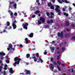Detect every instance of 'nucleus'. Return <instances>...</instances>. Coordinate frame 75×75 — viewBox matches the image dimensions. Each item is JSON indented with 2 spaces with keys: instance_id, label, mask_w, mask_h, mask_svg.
<instances>
[{
  "instance_id": "nucleus-1",
  "label": "nucleus",
  "mask_w": 75,
  "mask_h": 75,
  "mask_svg": "<svg viewBox=\"0 0 75 75\" xmlns=\"http://www.w3.org/2000/svg\"><path fill=\"white\" fill-rule=\"evenodd\" d=\"M14 60L15 62L14 63L13 65L14 67H16V65H18L20 64V61L21 60V59L19 58L18 57H16L14 58Z\"/></svg>"
},
{
  "instance_id": "nucleus-2",
  "label": "nucleus",
  "mask_w": 75,
  "mask_h": 75,
  "mask_svg": "<svg viewBox=\"0 0 75 75\" xmlns=\"http://www.w3.org/2000/svg\"><path fill=\"white\" fill-rule=\"evenodd\" d=\"M56 8L55 9V10L56 11L57 13H58V15L59 16H61V10L59 9V6L56 5L55 6Z\"/></svg>"
},
{
  "instance_id": "nucleus-3",
  "label": "nucleus",
  "mask_w": 75,
  "mask_h": 75,
  "mask_svg": "<svg viewBox=\"0 0 75 75\" xmlns=\"http://www.w3.org/2000/svg\"><path fill=\"white\" fill-rule=\"evenodd\" d=\"M28 25V23H23L22 24V26L23 27L24 29L25 30H27L28 28L27 26Z\"/></svg>"
},
{
  "instance_id": "nucleus-4",
  "label": "nucleus",
  "mask_w": 75,
  "mask_h": 75,
  "mask_svg": "<svg viewBox=\"0 0 75 75\" xmlns=\"http://www.w3.org/2000/svg\"><path fill=\"white\" fill-rule=\"evenodd\" d=\"M59 3H69V2L67 0H57Z\"/></svg>"
},
{
  "instance_id": "nucleus-5",
  "label": "nucleus",
  "mask_w": 75,
  "mask_h": 75,
  "mask_svg": "<svg viewBox=\"0 0 75 75\" xmlns=\"http://www.w3.org/2000/svg\"><path fill=\"white\" fill-rule=\"evenodd\" d=\"M25 72L26 75H31V72L30 70L25 69Z\"/></svg>"
},
{
  "instance_id": "nucleus-6",
  "label": "nucleus",
  "mask_w": 75,
  "mask_h": 75,
  "mask_svg": "<svg viewBox=\"0 0 75 75\" xmlns=\"http://www.w3.org/2000/svg\"><path fill=\"white\" fill-rule=\"evenodd\" d=\"M58 37H60L61 38L63 36V32H58L57 33Z\"/></svg>"
},
{
  "instance_id": "nucleus-7",
  "label": "nucleus",
  "mask_w": 75,
  "mask_h": 75,
  "mask_svg": "<svg viewBox=\"0 0 75 75\" xmlns=\"http://www.w3.org/2000/svg\"><path fill=\"white\" fill-rule=\"evenodd\" d=\"M53 22L54 21L52 20H50V21L47 20V24L52 23H53Z\"/></svg>"
},
{
  "instance_id": "nucleus-8",
  "label": "nucleus",
  "mask_w": 75,
  "mask_h": 75,
  "mask_svg": "<svg viewBox=\"0 0 75 75\" xmlns=\"http://www.w3.org/2000/svg\"><path fill=\"white\" fill-rule=\"evenodd\" d=\"M50 14L51 16H49V18H53L54 17V13L53 12H50Z\"/></svg>"
},
{
  "instance_id": "nucleus-9",
  "label": "nucleus",
  "mask_w": 75,
  "mask_h": 75,
  "mask_svg": "<svg viewBox=\"0 0 75 75\" xmlns=\"http://www.w3.org/2000/svg\"><path fill=\"white\" fill-rule=\"evenodd\" d=\"M40 20L42 23H44L45 22V19L43 17H41L40 18Z\"/></svg>"
},
{
  "instance_id": "nucleus-10",
  "label": "nucleus",
  "mask_w": 75,
  "mask_h": 75,
  "mask_svg": "<svg viewBox=\"0 0 75 75\" xmlns=\"http://www.w3.org/2000/svg\"><path fill=\"white\" fill-rule=\"evenodd\" d=\"M9 72L11 73V74H13V68H11L9 69Z\"/></svg>"
},
{
  "instance_id": "nucleus-11",
  "label": "nucleus",
  "mask_w": 75,
  "mask_h": 75,
  "mask_svg": "<svg viewBox=\"0 0 75 75\" xmlns=\"http://www.w3.org/2000/svg\"><path fill=\"white\" fill-rule=\"evenodd\" d=\"M34 35V33H30L28 36L30 37V38H32V37H33V36Z\"/></svg>"
},
{
  "instance_id": "nucleus-12",
  "label": "nucleus",
  "mask_w": 75,
  "mask_h": 75,
  "mask_svg": "<svg viewBox=\"0 0 75 75\" xmlns=\"http://www.w3.org/2000/svg\"><path fill=\"white\" fill-rule=\"evenodd\" d=\"M38 60L39 61H37L38 62H40L41 63H42V62H43V60H42L41 58H39V59H38Z\"/></svg>"
},
{
  "instance_id": "nucleus-13",
  "label": "nucleus",
  "mask_w": 75,
  "mask_h": 75,
  "mask_svg": "<svg viewBox=\"0 0 75 75\" xmlns=\"http://www.w3.org/2000/svg\"><path fill=\"white\" fill-rule=\"evenodd\" d=\"M65 24L66 26H69V21H67L65 23Z\"/></svg>"
},
{
  "instance_id": "nucleus-14",
  "label": "nucleus",
  "mask_w": 75,
  "mask_h": 75,
  "mask_svg": "<svg viewBox=\"0 0 75 75\" xmlns=\"http://www.w3.org/2000/svg\"><path fill=\"white\" fill-rule=\"evenodd\" d=\"M50 65L51 68L52 69H54V65H53L52 64H50Z\"/></svg>"
},
{
  "instance_id": "nucleus-15",
  "label": "nucleus",
  "mask_w": 75,
  "mask_h": 75,
  "mask_svg": "<svg viewBox=\"0 0 75 75\" xmlns=\"http://www.w3.org/2000/svg\"><path fill=\"white\" fill-rule=\"evenodd\" d=\"M6 54L5 53L3 52H0V55H2V56H4V55H5Z\"/></svg>"
},
{
  "instance_id": "nucleus-16",
  "label": "nucleus",
  "mask_w": 75,
  "mask_h": 75,
  "mask_svg": "<svg viewBox=\"0 0 75 75\" xmlns=\"http://www.w3.org/2000/svg\"><path fill=\"white\" fill-rule=\"evenodd\" d=\"M52 4H51V2L47 3V6H48V7H50L51 6H52Z\"/></svg>"
},
{
  "instance_id": "nucleus-17",
  "label": "nucleus",
  "mask_w": 75,
  "mask_h": 75,
  "mask_svg": "<svg viewBox=\"0 0 75 75\" xmlns=\"http://www.w3.org/2000/svg\"><path fill=\"white\" fill-rule=\"evenodd\" d=\"M54 50H55V47H52L51 48V50L52 52H54Z\"/></svg>"
},
{
  "instance_id": "nucleus-18",
  "label": "nucleus",
  "mask_w": 75,
  "mask_h": 75,
  "mask_svg": "<svg viewBox=\"0 0 75 75\" xmlns=\"http://www.w3.org/2000/svg\"><path fill=\"white\" fill-rule=\"evenodd\" d=\"M65 37H68L70 35L69 33H66L65 34Z\"/></svg>"
},
{
  "instance_id": "nucleus-19",
  "label": "nucleus",
  "mask_w": 75,
  "mask_h": 75,
  "mask_svg": "<svg viewBox=\"0 0 75 75\" xmlns=\"http://www.w3.org/2000/svg\"><path fill=\"white\" fill-rule=\"evenodd\" d=\"M25 40L26 41V44H28V38H25Z\"/></svg>"
},
{
  "instance_id": "nucleus-20",
  "label": "nucleus",
  "mask_w": 75,
  "mask_h": 75,
  "mask_svg": "<svg viewBox=\"0 0 75 75\" xmlns=\"http://www.w3.org/2000/svg\"><path fill=\"white\" fill-rule=\"evenodd\" d=\"M40 13V11H39V10H37L35 12H34V14H38V13Z\"/></svg>"
},
{
  "instance_id": "nucleus-21",
  "label": "nucleus",
  "mask_w": 75,
  "mask_h": 75,
  "mask_svg": "<svg viewBox=\"0 0 75 75\" xmlns=\"http://www.w3.org/2000/svg\"><path fill=\"white\" fill-rule=\"evenodd\" d=\"M12 26L13 29H16V27H17L16 25H12Z\"/></svg>"
},
{
  "instance_id": "nucleus-22",
  "label": "nucleus",
  "mask_w": 75,
  "mask_h": 75,
  "mask_svg": "<svg viewBox=\"0 0 75 75\" xmlns=\"http://www.w3.org/2000/svg\"><path fill=\"white\" fill-rule=\"evenodd\" d=\"M10 15L11 16V18H12V17H13V12H11V13H10Z\"/></svg>"
},
{
  "instance_id": "nucleus-23",
  "label": "nucleus",
  "mask_w": 75,
  "mask_h": 75,
  "mask_svg": "<svg viewBox=\"0 0 75 75\" xmlns=\"http://www.w3.org/2000/svg\"><path fill=\"white\" fill-rule=\"evenodd\" d=\"M45 28H50V26L48 25H46L45 26Z\"/></svg>"
},
{
  "instance_id": "nucleus-24",
  "label": "nucleus",
  "mask_w": 75,
  "mask_h": 75,
  "mask_svg": "<svg viewBox=\"0 0 75 75\" xmlns=\"http://www.w3.org/2000/svg\"><path fill=\"white\" fill-rule=\"evenodd\" d=\"M17 23V22H16V21L15 20L12 23V25H16V23Z\"/></svg>"
},
{
  "instance_id": "nucleus-25",
  "label": "nucleus",
  "mask_w": 75,
  "mask_h": 75,
  "mask_svg": "<svg viewBox=\"0 0 75 75\" xmlns=\"http://www.w3.org/2000/svg\"><path fill=\"white\" fill-rule=\"evenodd\" d=\"M64 16H66V17H68V15H69L68 13H67L65 12H64Z\"/></svg>"
},
{
  "instance_id": "nucleus-26",
  "label": "nucleus",
  "mask_w": 75,
  "mask_h": 75,
  "mask_svg": "<svg viewBox=\"0 0 75 75\" xmlns=\"http://www.w3.org/2000/svg\"><path fill=\"white\" fill-rule=\"evenodd\" d=\"M57 69H58L59 71H61V68H60L59 67V66L57 65Z\"/></svg>"
},
{
  "instance_id": "nucleus-27",
  "label": "nucleus",
  "mask_w": 75,
  "mask_h": 75,
  "mask_svg": "<svg viewBox=\"0 0 75 75\" xmlns=\"http://www.w3.org/2000/svg\"><path fill=\"white\" fill-rule=\"evenodd\" d=\"M30 57V54H27L26 57L27 58H29Z\"/></svg>"
},
{
  "instance_id": "nucleus-28",
  "label": "nucleus",
  "mask_w": 75,
  "mask_h": 75,
  "mask_svg": "<svg viewBox=\"0 0 75 75\" xmlns=\"http://www.w3.org/2000/svg\"><path fill=\"white\" fill-rule=\"evenodd\" d=\"M9 48L11 49V48H12V47H13V45H11V44H9Z\"/></svg>"
},
{
  "instance_id": "nucleus-29",
  "label": "nucleus",
  "mask_w": 75,
  "mask_h": 75,
  "mask_svg": "<svg viewBox=\"0 0 75 75\" xmlns=\"http://www.w3.org/2000/svg\"><path fill=\"white\" fill-rule=\"evenodd\" d=\"M7 23V25H6L7 26H9L10 24V22L8 21L6 23Z\"/></svg>"
},
{
  "instance_id": "nucleus-30",
  "label": "nucleus",
  "mask_w": 75,
  "mask_h": 75,
  "mask_svg": "<svg viewBox=\"0 0 75 75\" xmlns=\"http://www.w3.org/2000/svg\"><path fill=\"white\" fill-rule=\"evenodd\" d=\"M38 23L39 25H40V24H41V22L39 20H38Z\"/></svg>"
},
{
  "instance_id": "nucleus-31",
  "label": "nucleus",
  "mask_w": 75,
  "mask_h": 75,
  "mask_svg": "<svg viewBox=\"0 0 75 75\" xmlns=\"http://www.w3.org/2000/svg\"><path fill=\"white\" fill-rule=\"evenodd\" d=\"M51 9H52V10H54V6H51L50 7Z\"/></svg>"
},
{
  "instance_id": "nucleus-32",
  "label": "nucleus",
  "mask_w": 75,
  "mask_h": 75,
  "mask_svg": "<svg viewBox=\"0 0 75 75\" xmlns=\"http://www.w3.org/2000/svg\"><path fill=\"white\" fill-rule=\"evenodd\" d=\"M13 6V7H14L15 8H17V4H14Z\"/></svg>"
},
{
  "instance_id": "nucleus-33",
  "label": "nucleus",
  "mask_w": 75,
  "mask_h": 75,
  "mask_svg": "<svg viewBox=\"0 0 75 75\" xmlns=\"http://www.w3.org/2000/svg\"><path fill=\"white\" fill-rule=\"evenodd\" d=\"M71 39L72 40H75V37L73 36V37L71 38Z\"/></svg>"
},
{
  "instance_id": "nucleus-34",
  "label": "nucleus",
  "mask_w": 75,
  "mask_h": 75,
  "mask_svg": "<svg viewBox=\"0 0 75 75\" xmlns=\"http://www.w3.org/2000/svg\"><path fill=\"white\" fill-rule=\"evenodd\" d=\"M6 63H7L8 64H9V63H10V61H9V60L7 59L6 60Z\"/></svg>"
},
{
  "instance_id": "nucleus-35",
  "label": "nucleus",
  "mask_w": 75,
  "mask_h": 75,
  "mask_svg": "<svg viewBox=\"0 0 75 75\" xmlns=\"http://www.w3.org/2000/svg\"><path fill=\"white\" fill-rule=\"evenodd\" d=\"M53 64L55 65H57V62H53Z\"/></svg>"
},
{
  "instance_id": "nucleus-36",
  "label": "nucleus",
  "mask_w": 75,
  "mask_h": 75,
  "mask_svg": "<svg viewBox=\"0 0 75 75\" xmlns=\"http://www.w3.org/2000/svg\"><path fill=\"white\" fill-rule=\"evenodd\" d=\"M36 56L37 58H39V54L37 53H36Z\"/></svg>"
},
{
  "instance_id": "nucleus-37",
  "label": "nucleus",
  "mask_w": 75,
  "mask_h": 75,
  "mask_svg": "<svg viewBox=\"0 0 75 75\" xmlns=\"http://www.w3.org/2000/svg\"><path fill=\"white\" fill-rule=\"evenodd\" d=\"M68 10H69V11H71V10H72L71 8V7H69L68 8Z\"/></svg>"
},
{
  "instance_id": "nucleus-38",
  "label": "nucleus",
  "mask_w": 75,
  "mask_h": 75,
  "mask_svg": "<svg viewBox=\"0 0 75 75\" xmlns=\"http://www.w3.org/2000/svg\"><path fill=\"white\" fill-rule=\"evenodd\" d=\"M57 63L59 65L61 64V63L60 62H59V61H57Z\"/></svg>"
},
{
  "instance_id": "nucleus-39",
  "label": "nucleus",
  "mask_w": 75,
  "mask_h": 75,
  "mask_svg": "<svg viewBox=\"0 0 75 75\" xmlns=\"http://www.w3.org/2000/svg\"><path fill=\"white\" fill-rule=\"evenodd\" d=\"M3 74H4V75H6V71H4H4Z\"/></svg>"
},
{
  "instance_id": "nucleus-40",
  "label": "nucleus",
  "mask_w": 75,
  "mask_h": 75,
  "mask_svg": "<svg viewBox=\"0 0 75 75\" xmlns=\"http://www.w3.org/2000/svg\"><path fill=\"white\" fill-rule=\"evenodd\" d=\"M62 44H63V43H60L59 44V47H61V46H62Z\"/></svg>"
},
{
  "instance_id": "nucleus-41",
  "label": "nucleus",
  "mask_w": 75,
  "mask_h": 75,
  "mask_svg": "<svg viewBox=\"0 0 75 75\" xmlns=\"http://www.w3.org/2000/svg\"><path fill=\"white\" fill-rule=\"evenodd\" d=\"M14 1H12L10 2L9 4H14Z\"/></svg>"
},
{
  "instance_id": "nucleus-42",
  "label": "nucleus",
  "mask_w": 75,
  "mask_h": 75,
  "mask_svg": "<svg viewBox=\"0 0 75 75\" xmlns=\"http://www.w3.org/2000/svg\"><path fill=\"white\" fill-rule=\"evenodd\" d=\"M46 15L47 16H50V13H48V12H46Z\"/></svg>"
},
{
  "instance_id": "nucleus-43",
  "label": "nucleus",
  "mask_w": 75,
  "mask_h": 75,
  "mask_svg": "<svg viewBox=\"0 0 75 75\" xmlns=\"http://www.w3.org/2000/svg\"><path fill=\"white\" fill-rule=\"evenodd\" d=\"M53 60H54V58L51 57V62H52L53 61Z\"/></svg>"
},
{
  "instance_id": "nucleus-44",
  "label": "nucleus",
  "mask_w": 75,
  "mask_h": 75,
  "mask_svg": "<svg viewBox=\"0 0 75 75\" xmlns=\"http://www.w3.org/2000/svg\"><path fill=\"white\" fill-rule=\"evenodd\" d=\"M14 16H17V13H14Z\"/></svg>"
},
{
  "instance_id": "nucleus-45",
  "label": "nucleus",
  "mask_w": 75,
  "mask_h": 75,
  "mask_svg": "<svg viewBox=\"0 0 75 75\" xmlns=\"http://www.w3.org/2000/svg\"><path fill=\"white\" fill-rule=\"evenodd\" d=\"M3 32L4 33H5V32H6V33H7V31H6V30H5V29H4L3 30Z\"/></svg>"
},
{
  "instance_id": "nucleus-46",
  "label": "nucleus",
  "mask_w": 75,
  "mask_h": 75,
  "mask_svg": "<svg viewBox=\"0 0 75 75\" xmlns=\"http://www.w3.org/2000/svg\"><path fill=\"white\" fill-rule=\"evenodd\" d=\"M20 48H23V45L21 44L19 45Z\"/></svg>"
},
{
  "instance_id": "nucleus-47",
  "label": "nucleus",
  "mask_w": 75,
  "mask_h": 75,
  "mask_svg": "<svg viewBox=\"0 0 75 75\" xmlns=\"http://www.w3.org/2000/svg\"><path fill=\"white\" fill-rule=\"evenodd\" d=\"M32 18H34L35 17V15H32Z\"/></svg>"
},
{
  "instance_id": "nucleus-48",
  "label": "nucleus",
  "mask_w": 75,
  "mask_h": 75,
  "mask_svg": "<svg viewBox=\"0 0 75 75\" xmlns=\"http://www.w3.org/2000/svg\"><path fill=\"white\" fill-rule=\"evenodd\" d=\"M59 57H60V55H59L57 58V59H58L59 58Z\"/></svg>"
},
{
  "instance_id": "nucleus-49",
  "label": "nucleus",
  "mask_w": 75,
  "mask_h": 75,
  "mask_svg": "<svg viewBox=\"0 0 75 75\" xmlns=\"http://www.w3.org/2000/svg\"><path fill=\"white\" fill-rule=\"evenodd\" d=\"M61 52V51L60 50H59L58 51H57V54H59V53H60Z\"/></svg>"
},
{
  "instance_id": "nucleus-50",
  "label": "nucleus",
  "mask_w": 75,
  "mask_h": 75,
  "mask_svg": "<svg viewBox=\"0 0 75 75\" xmlns=\"http://www.w3.org/2000/svg\"><path fill=\"white\" fill-rule=\"evenodd\" d=\"M51 1H52V2H53V3H54L55 1V0H51Z\"/></svg>"
},
{
  "instance_id": "nucleus-51",
  "label": "nucleus",
  "mask_w": 75,
  "mask_h": 75,
  "mask_svg": "<svg viewBox=\"0 0 75 75\" xmlns=\"http://www.w3.org/2000/svg\"><path fill=\"white\" fill-rule=\"evenodd\" d=\"M44 55H47V52H45L44 53Z\"/></svg>"
},
{
  "instance_id": "nucleus-52",
  "label": "nucleus",
  "mask_w": 75,
  "mask_h": 75,
  "mask_svg": "<svg viewBox=\"0 0 75 75\" xmlns=\"http://www.w3.org/2000/svg\"><path fill=\"white\" fill-rule=\"evenodd\" d=\"M71 25V26H72V27H75V25L74 24H72Z\"/></svg>"
},
{
  "instance_id": "nucleus-53",
  "label": "nucleus",
  "mask_w": 75,
  "mask_h": 75,
  "mask_svg": "<svg viewBox=\"0 0 75 75\" xmlns=\"http://www.w3.org/2000/svg\"><path fill=\"white\" fill-rule=\"evenodd\" d=\"M65 64L63 63L62 64V66L63 67L64 66H65Z\"/></svg>"
},
{
  "instance_id": "nucleus-54",
  "label": "nucleus",
  "mask_w": 75,
  "mask_h": 75,
  "mask_svg": "<svg viewBox=\"0 0 75 75\" xmlns=\"http://www.w3.org/2000/svg\"><path fill=\"white\" fill-rule=\"evenodd\" d=\"M65 50V48L64 47H63L62 48V51H64Z\"/></svg>"
},
{
  "instance_id": "nucleus-55",
  "label": "nucleus",
  "mask_w": 75,
  "mask_h": 75,
  "mask_svg": "<svg viewBox=\"0 0 75 75\" xmlns=\"http://www.w3.org/2000/svg\"><path fill=\"white\" fill-rule=\"evenodd\" d=\"M37 61V59H36V58L34 59V61H35V62H36Z\"/></svg>"
},
{
  "instance_id": "nucleus-56",
  "label": "nucleus",
  "mask_w": 75,
  "mask_h": 75,
  "mask_svg": "<svg viewBox=\"0 0 75 75\" xmlns=\"http://www.w3.org/2000/svg\"><path fill=\"white\" fill-rule=\"evenodd\" d=\"M7 67H4V70H7Z\"/></svg>"
},
{
  "instance_id": "nucleus-57",
  "label": "nucleus",
  "mask_w": 75,
  "mask_h": 75,
  "mask_svg": "<svg viewBox=\"0 0 75 75\" xmlns=\"http://www.w3.org/2000/svg\"><path fill=\"white\" fill-rule=\"evenodd\" d=\"M62 10H63V11H65V8H63L62 9Z\"/></svg>"
},
{
  "instance_id": "nucleus-58",
  "label": "nucleus",
  "mask_w": 75,
  "mask_h": 75,
  "mask_svg": "<svg viewBox=\"0 0 75 75\" xmlns=\"http://www.w3.org/2000/svg\"><path fill=\"white\" fill-rule=\"evenodd\" d=\"M66 30H67V31L69 32V29H68V28H67L66 29Z\"/></svg>"
},
{
  "instance_id": "nucleus-59",
  "label": "nucleus",
  "mask_w": 75,
  "mask_h": 75,
  "mask_svg": "<svg viewBox=\"0 0 75 75\" xmlns=\"http://www.w3.org/2000/svg\"><path fill=\"white\" fill-rule=\"evenodd\" d=\"M4 67H6V68H7V64H5V65Z\"/></svg>"
},
{
  "instance_id": "nucleus-60",
  "label": "nucleus",
  "mask_w": 75,
  "mask_h": 75,
  "mask_svg": "<svg viewBox=\"0 0 75 75\" xmlns=\"http://www.w3.org/2000/svg\"><path fill=\"white\" fill-rule=\"evenodd\" d=\"M9 8H13V6H9Z\"/></svg>"
},
{
  "instance_id": "nucleus-61",
  "label": "nucleus",
  "mask_w": 75,
  "mask_h": 75,
  "mask_svg": "<svg viewBox=\"0 0 75 75\" xmlns=\"http://www.w3.org/2000/svg\"><path fill=\"white\" fill-rule=\"evenodd\" d=\"M3 68V67L2 66H0V69H2Z\"/></svg>"
},
{
  "instance_id": "nucleus-62",
  "label": "nucleus",
  "mask_w": 75,
  "mask_h": 75,
  "mask_svg": "<svg viewBox=\"0 0 75 75\" xmlns=\"http://www.w3.org/2000/svg\"><path fill=\"white\" fill-rule=\"evenodd\" d=\"M11 29V26L9 27V29Z\"/></svg>"
},
{
  "instance_id": "nucleus-63",
  "label": "nucleus",
  "mask_w": 75,
  "mask_h": 75,
  "mask_svg": "<svg viewBox=\"0 0 75 75\" xmlns=\"http://www.w3.org/2000/svg\"><path fill=\"white\" fill-rule=\"evenodd\" d=\"M7 49L8 51H9L10 50V47L9 48L8 47Z\"/></svg>"
},
{
  "instance_id": "nucleus-64",
  "label": "nucleus",
  "mask_w": 75,
  "mask_h": 75,
  "mask_svg": "<svg viewBox=\"0 0 75 75\" xmlns=\"http://www.w3.org/2000/svg\"><path fill=\"white\" fill-rule=\"evenodd\" d=\"M5 29H7V26H5Z\"/></svg>"
}]
</instances>
